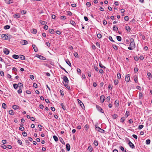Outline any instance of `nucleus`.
Wrapping results in <instances>:
<instances>
[{"instance_id": "1", "label": "nucleus", "mask_w": 152, "mask_h": 152, "mask_svg": "<svg viewBox=\"0 0 152 152\" xmlns=\"http://www.w3.org/2000/svg\"><path fill=\"white\" fill-rule=\"evenodd\" d=\"M95 129L96 130L100 132L104 133V130L101 129L99 127L97 126L96 125H95Z\"/></svg>"}, {"instance_id": "2", "label": "nucleus", "mask_w": 152, "mask_h": 152, "mask_svg": "<svg viewBox=\"0 0 152 152\" xmlns=\"http://www.w3.org/2000/svg\"><path fill=\"white\" fill-rule=\"evenodd\" d=\"M130 43L129 45L130 47H133L135 48V45L134 42V40L133 38H131L130 39Z\"/></svg>"}, {"instance_id": "3", "label": "nucleus", "mask_w": 152, "mask_h": 152, "mask_svg": "<svg viewBox=\"0 0 152 152\" xmlns=\"http://www.w3.org/2000/svg\"><path fill=\"white\" fill-rule=\"evenodd\" d=\"M8 34H2L1 35V37L3 39L7 40L8 39Z\"/></svg>"}, {"instance_id": "4", "label": "nucleus", "mask_w": 152, "mask_h": 152, "mask_svg": "<svg viewBox=\"0 0 152 152\" xmlns=\"http://www.w3.org/2000/svg\"><path fill=\"white\" fill-rule=\"evenodd\" d=\"M130 75L128 74L126 76L125 80L127 82H129L130 80Z\"/></svg>"}, {"instance_id": "5", "label": "nucleus", "mask_w": 152, "mask_h": 152, "mask_svg": "<svg viewBox=\"0 0 152 152\" xmlns=\"http://www.w3.org/2000/svg\"><path fill=\"white\" fill-rule=\"evenodd\" d=\"M105 99V97L104 95H102L100 97V101L101 103H103Z\"/></svg>"}, {"instance_id": "6", "label": "nucleus", "mask_w": 152, "mask_h": 152, "mask_svg": "<svg viewBox=\"0 0 152 152\" xmlns=\"http://www.w3.org/2000/svg\"><path fill=\"white\" fill-rule=\"evenodd\" d=\"M63 79L66 83H69V80L66 76H64L63 78Z\"/></svg>"}, {"instance_id": "7", "label": "nucleus", "mask_w": 152, "mask_h": 152, "mask_svg": "<svg viewBox=\"0 0 152 152\" xmlns=\"http://www.w3.org/2000/svg\"><path fill=\"white\" fill-rule=\"evenodd\" d=\"M96 108L100 112L103 113V109L99 105L96 106Z\"/></svg>"}, {"instance_id": "8", "label": "nucleus", "mask_w": 152, "mask_h": 152, "mask_svg": "<svg viewBox=\"0 0 152 152\" xmlns=\"http://www.w3.org/2000/svg\"><path fill=\"white\" fill-rule=\"evenodd\" d=\"M129 145L133 149L134 148V145L129 140Z\"/></svg>"}, {"instance_id": "9", "label": "nucleus", "mask_w": 152, "mask_h": 152, "mask_svg": "<svg viewBox=\"0 0 152 152\" xmlns=\"http://www.w3.org/2000/svg\"><path fill=\"white\" fill-rule=\"evenodd\" d=\"M3 52L5 54H8L9 53V51L8 50L7 48L4 49Z\"/></svg>"}, {"instance_id": "10", "label": "nucleus", "mask_w": 152, "mask_h": 152, "mask_svg": "<svg viewBox=\"0 0 152 152\" xmlns=\"http://www.w3.org/2000/svg\"><path fill=\"white\" fill-rule=\"evenodd\" d=\"M20 43L23 45H26L28 44V42L26 40H23L20 41Z\"/></svg>"}, {"instance_id": "11", "label": "nucleus", "mask_w": 152, "mask_h": 152, "mask_svg": "<svg viewBox=\"0 0 152 152\" xmlns=\"http://www.w3.org/2000/svg\"><path fill=\"white\" fill-rule=\"evenodd\" d=\"M37 57L41 60H45V58L44 57H43L42 56H41V55H37Z\"/></svg>"}, {"instance_id": "12", "label": "nucleus", "mask_w": 152, "mask_h": 152, "mask_svg": "<svg viewBox=\"0 0 152 152\" xmlns=\"http://www.w3.org/2000/svg\"><path fill=\"white\" fill-rule=\"evenodd\" d=\"M77 101L78 103L80 104V105L81 106V107L83 108V107H84V106L83 102L79 99H77Z\"/></svg>"}, {"instance_id": "13", "label": "nucleus", "mask_w": 152, "mask_h": 152, "mask_svg": "<svg viewBox=\"0 0 152 152\" xmlns=\"http://www.w3.org/2000/svg\"><path fill=\"white\" fill-rule=\"evenodd\" d=\"M13 16L14 18H18L20 17V15L19 13H16Z\"/></svg>"}, {"instance_id": "14", "label": "nucleus", "mask_w": 152, "mask_h": 152, "mask_svg": "<svg viewBox=\"0 0 152 152\" xmlns=\"http://www.w3.org/2000/svg\"><path fill=\"white\" fill-rule=\"evenodd\" d=\"M66 150L69 151L70 150V146L69 144V143L66 144Z\"/></svg>"}, {"instance_id": "15", "label": "nucleus", "mask_w": 152, "mask_h": 152, "mask_svg": "<svg viewBox=\"0 0 152 152\" xmlns=\"http://www.w3.org/2000/svg\"><path fill=\"white\" fill-rule=\"evenodd\" d=\"M12 108L14 110L19 109L20 107L17 105H14L12 106Z\"/></svg>"}, {"instance_id": "16", "label": "nucleus", "mask_w": 152, "mask_h": 152, "mask_svg": "<svg viewBox=\"0 0 152 152\" xmlns=\"http://www.w3.org/2000/svg\"><path fill=\"white\" fill-rule=\"evenodd\" d=\"M33 48L35 52H37L38 50V49L36 46L34 45H32Z\"/></svg>"}, {"instance_id": "17", "label": "nucleus", "mask_w": 152, "mask_h": 152, "mask_svg": "<svg viewBox=\"0 0 152 152\" xmlns=\"http://www.w3.org/2000/svg\"><path fill=\"white\" fill-rule=\"evenodd\" d=\"M5 2L8 4H10L13 3V0H5Z\"/></svg>"}, {"instance_id": "18", "label": "nucleus", "mask_w": 152, "mask_h": 152, "mask_svg": "<svg viewBox=\"0 0 152 152\" xmlns=\"http://www.w3.org/2000/svg\"><path fill=\"white\" fill-rule=\"evenodd\" d=\"M12 57L15 59H18L19 58V56L17 55H13L12 56Z\"/></svg>"}, {"instance_id": "19", "label": "nucleus", "mask_w": 152, "mask_h": 152, "mask_svg": "<svg viewBox=\"0 0 152 152\" xmlns=\"http://www.w3.org/2000/svg\"><path fill=\"white\" fill-rule=\"evenodd\" d=\"M66 63L70 66H71V64L68 59H66L65 60Z\"/></svg>"}, {"instance_id": "20", "label": "nucleus", "mask_w": 152, "mask_h": 152, "mask_svg": "<svg viewBox=\"0 0 152 152\" xmlns=\"http://www.w3.org/2000/svg\"><path fill=\"white\" fill-rule=\"evenodd\" d=\"M10 27L9 25H7L4 27V28L5 29H8Z\"/></svg>"}, {"instance_id": "21", "label": "nucleus", "mask_w": 152, "mask_h": 152, "mask_svg": "<svg viewBox=\"0 0 152 152\" xmlns=\"http://www.w3.org/2000/svg\"><path fill=\"white\" fill-rule=\"evenodd\" d=\"M88 150H89V151L90 152H92V151H93L92 147L91 146H89L88 148Z\"/></svg>"}, {"instance_id": "22", "label": "nucleus", "mask_w": 152, "mask_h": 152, "mask_svg": "<svg viewBox=\"0 0 152 152\" xmlns=\"http://www.w3.org/2000/svg\"><path fill=\"white\" fill-rule=\"evenodd\" d=\"M40 23L42 25H45L47 23L46 22L42 21V20H40Z\"/></svg>"}, {"instance_id": "23", "label": "nucleus", "mask_w": 152, "mask_h": 152, "mask_svg": "<svg viewBox=\"0 0 152 152\" xmlns=\"http://www.w3.org/2000/svg\"><path fill=\"white\" fill-rule=\"evenodd\" d=\"M53 139H54V140L55 141L57 142V141H58V137L56 136H55V135L53 136Z\"/></svg>"}, {"instance_id": "24", "label": "nucleus", "mask_w": 152, "mask_h": 152, "mask_svg": "<svg viewBox=\"0 0 152 152\" xmlns=\"http://www.w3.org/2000/svg\"><path fill=\"white\" fill-rule=\"evenodd\" d=\"M134 80L135 83H137L138 82L137 81V76H134Z\"/></svg>"}, {"instance_id": "25", "label": "nucleus", "mask_w": 152, "mask_h": 152, "mask_svg": "<svg viewBox=\"0 0 152 152\" xmlns=\"http://www.w3.org/2000/svg\"><path fill=\"white\" fill-rule=\"evenodd\" d=\"M31 32L33 34H36L37 32V30L36 29H34L31 30Z\"/></svg>"}, {"instance_id": "26", "label": "nucleus", "mask_w": 152, "mask_h": 152, "mask_svg": "<svg viewBox=\"0 0 152 152\" xmlns=\"http://www.w3.org/2000/svg\"><path fill=\"white\" fill-rule=\"evenodd\" d=\"M17 85H18V87H19L20 88H22L23 87V84L21 83H19Z\"/></svg>"}, {"instance_id": "27", "label": "nucleus", "mask_w": 152, "mask_h": 152, "mask_svg": "<svg viewBox=\"0 0 152 152\" xmlns=\"http://www.w3.org/2000/svg\"><path fill=\"white\" fill-rule=\"evenodd\" d=\"M117 39L119 41H121V37L119 36H117Z\"/></svg>"}, {"instance_id": "28", "label": "nucleus", "mask_w": 152, "mask_h": 152, "mask_svg": "<svg viewBox=\"0 0 152 152\" xmlns=\"http://www.w3.org/2000/svg\"><path fill=\"white\" fill-rule=\"evenodd\" d=\"M116 106H118L119 104V102L118 101L116 100L115 102Z\"/></svg>"}, {"instance_id": "29", "label": "nucleus", "mask_w": 152, "mask_h": 152, "mask_svg": "<svg viewBox=\"0 0 152 152\" xmlns=\"http://www.w3.org/2000/svg\"><path fill=\"white\" fill-rule=\"evenodd\" d=\"M94 144L96 146H97L98 144V142L96 140H94Z\"/></svg>"}, {"instance_id": "30", "label": "nucleus", "mask_w": 152, "mask_h": 152, "mask_svg": "<svg viewBox=\"0 0 152 152\" xmlns=\"http://www.w3.org/2000/svg\"><path fill=\"white\" fill-rule=\"evenodd\" d=\"M118 28L117 27H116L115 26H114L113 27V30L114 31H117Z\"/></svg>"}, {"instance_id": "31", "label": "nucleus", "mask_w": 152, "mask_h": 152, "mask_svg": "<svg viewBox=\"0 0 152 152\" xmlns=\"http://www.w3.org/2000/svg\"><path fill=\"white\" fill-rule=\"evenodd\" d=\"M143 97V95L141 93H139V98L140 99H141L142 98V97Z\"/></svg>"}, {"instance_id": "32", "label": "nucleus", "mask_w": 152, "mask_h": 152, "mask_svg": "<svg viewBox=\"0 0 152 152\" xmlns=\"http://www.w3.org/2000/svg\"><path fill=\"white\" fill-rule=\"evenodd\" d=\"M49 32L51 34H54V30L53 29H49Z\"/></svg>"}, {"instance_id": "33", "label": "nucleus", "mask_w": 152, "mask_h": 152, "mask_svg": "<svg viewBox=\"0 0 152 152\" xmlns=\"http://www.w3.org/2000/svg\"><path fill=\"white\" fill-rule=\"evenodd\" d=\"M20 58L22 60H24L25 59V57L23 55H21V56L20 57Z\"/></svg>"}, {"instance_id": "34", "label": "nucleus", "mask_w": 152, "mask_h": 152, "mask_svg": "<svg viewBox=\"0 0 152 152\" xmlns=\"http://www.w3.org/2000/svg\"><path fill=\"white\" fill-rule=\"evenodd\" d=\"M150 142L151 140H147L146 141V144L147 145L149 144L150 143Z\"/></svg>"}, {"instance_id": "35", "label": "nucleus", "mask_w": 152, "mask_h": 152, "mask_svg": "<svg viewBox=\"0 0 152 152\" xmlns=\"http://www.w3.org/2000/svg\"><path fill=\"white\" fill-rule=\"evenodd\" d=\"M66 18V17L65 16H62L60 17V19L61 20L62 19H65Z\"/></svg>"}, {"instance_id": "36", "label": "nucleus", "mask_w": 152, "mask_h": 152, "mask_svg": "<svg viewBox=\"0 0 152 152\" xmlns=\"http://www.w3.org/2000/svg\"><path fill=\"white\" fill-rule=\"evenodd\" d=\"M2 107L4 109H6V105L5 103H3L2 104Z\"/></svg>"}, {"instance_id": "37", "label": "nucleus", "mask_w": 152, "mask_h": 152, "mask_svg": "<svg viewBox=\"0 0 152 152\" xmlns=\"http://www.w3.org/2000/svg\"><path fill=\"white\" fill-rule=\"evenodd\" d=\"M9 113L10 115H14V113L13 110H10L9 111Z\"/></svg>"}, {"instance_id": "38", "label": "nucleus", "mask_w": 152, "mask_h": 152, "mask_svg": "<svg viewBox=\"0 0 152 152\" xmlns=\"http://www.w3.org/2000/svg\"><path fill=\"white\" fill-rule=\"evenodd\" d=\"M85 130L87 131L88 130L89 128V126L88 124H86L85 126Z\"/></svg>"}, {"instance_id": "39", "label": "nucleus", "mask_w": 152, "mask_h": 152, "mask_svg": "<svg viewBox=\"0 0 152 152\" xmlns=\"http://www.w3.org/2000/svg\"><path fill=\"white\" fill-rule=\"evenodd\" d=\"M64 86H65L69 90H70V87L69 86H68V85L66 84H64Z\"/></svg>"}, {"instance_id": "40", "label": "nucleus", "mask_w": 152, "mask_h": 152, "mask_svg": "<svg viewBox=\"0 0 152 152\" xmlns=\"http://www.w3.org/2000/svg\"><path fill=\"white\" fill-rule=\"evenodd\" d=\"M13 87L15 89H16L18 88V85L16 84H13Z\"/></svg>"}, {"instance_id": "41", "label": "nucleus", "mask_w": 152, "mask_h": 152, "mask_svg": "<svg viewBox=\"0 0 152 152\" xmlns=\"http://www.w3.org/2000/svg\"><path fill=\"white\" fill-rule=\"evenodd\" d=\"M20 13L22 15H23L26 13V11L24 10H22L20 12Z\"/></svg>"}, {"instance_id": "42", "label": "nucleus", "mask_w": 152, "mask_h": 152, "mask_svg": "<svg viewBox=\"0 0 152 152\" xmlns=\"http://www.w3.org/2000/svg\"><path fill=\"white\" fill-rule=\"evenodd\" d=\"M118 81L117 80H115L114 81V83L115 85L118 84Z\"/></svg>"}, {"instance_id": "43", "label": "nucleus", "mask_w": 152, "mask_h": 152, "mask_svg": "<svg viewBox=\"0 0 152 152\" xmlns=\"http://www.w3.org/2000/svg\"><path fill=\"white\" fill-rule=\"evenodd\" d=\"M143 126H144L143 125H140L138 126V129H141L143 127Z\"/></svg>"}, {"instance_id": "44", "label": "nucleus", "mask_w": 152, "mask_h": 152, "mask_svg": "<svg viewBox=\"0 0 152 152\" xmlns=\"http://www.w3.org/2000/svg\"><path fill=\"white\" fill-rule=\"evenodd\" d=\"M117 77L118 78L120 79L121 78V74L119 73H118L117 74Z\"/></svg>"}, {"instance_id": "45", "label": "nucleus", "mask_w": 152, "mask_h": 152, "mask_svg": "<svg viewBox=\"0 0 152 152\" xmlns=\"http://www.w3.org/2000/svg\"><path fill=\"white\" fill-rule=\"evenodd\" d=\"M74 55L75 57H77L78 54L77 52H75L74 53Z\"/></svg>"}, {"instance_id": "46", "label": "nucleus", "mask_w": 152, "mask_h": 152, "mask_svg": "<svg viewBox=\"0 0 152 152\" xmlns=\"http://www.w3.org/2000/svg\"><path fill=\"white\" fill-rule=\"evenodd\" d=\"M61 105L62 107V108L63 109V110H66V107H65V106H64V105H63V104L62 103H61Z\"/></svg>"}, {"instance_id": "47", "label": "nucleus", "mask_w": 152, "mask_h": 152, "mask_svg": "<svg viewBox=\"0 0 152 152\" xmlns=\"http://www.w3.org/2000/svg\"><path fill=\"white\" fill-rule=\"evenodd\" d=\"M125 119L124 117H122L121 119V122L122 123H123L125 121Z\"/></svg>"}, {"instance_id": "48", "label": "nucleus", "mask_w": 152, "mask_h": 152, "mask_svg": "<svg viewBox=\"0 0 152 152\" xmlns=\"http://www.w3.org/2000/svg\"><path fill=\"white\" fill-rule=\"evenodd\" d=\"M125 28L127 31H128V30L129 31L130 30V27L129 26H126V27Z\"/></svg>"}, {"instance_id": "49", "label": "nucleus", "mask_w": 152, "mask_h": 152, "mask_svg": "<svg viewBox=\"0 0 152 152\" xmlns=\"http://www.w3.org/2000/svg\"><path fill=\"white\" fill-rule=\"evenodd\" d=\"M109 40L110 41H112L113 42H115L113 40L112 37L111 36H110L109 37Z\"/></svg>"}, {"instance_id": "50", "label": "nucleus", "mask_w": 152, "mask_h": 152, "mask_svg": "<svg viewBox=\"0 0 152 152\" xmlns=\"http://www.w3.org/2000/svg\"><path fill=\"white\" fill-rule=\"evenodd\" d=\"M125 20L128 21L129 20V17L127 16H125L124 18Z\"/></svg>"}, {"instance_id": "51", "label": "nucleus", "mask_w": 152, "mask_h": 152, "mask_svg": "<svg viewBox=\"0 0 152 152\" xmlns=\"http://www.w3.org/2000/svg\"><path fill=\"white\" fill-rule=\"evenodd\" d=\"M117 114H114L113 115V118L114 119H115V118H117Z\"/></svg>"}, {"instance_id": "52", "label": "nucleus", "mask_w": 152, "mask_h": 152, "mask_svg": "<svg viewBox=\"0 0 152 152\" xmlns=\"http://www.w3.org/2000/svg\"><path fill=\"white\" fill-rule=\"evenodd\" d=\"M97 37L99 39H100L102 37V35L101 34H98L97 35Z\"/></svg>"}, {"instance_id": "53", "label": "nucleus", "mask_w": 152, "mask_h": 152, "mask_svg": "<svg viewBox=\"0 0 152 152\" xmlns=\"http://www.w3.org/2000/svg\"><path fill=\"white\" fill-rule=\"evenodd\" d=\"M0 73L1 75L2 76H3L4 75V72L2 71H0Z\"/></svg>"}, {"instance_id": "54", "label": "nucleus", "mask_w": 152, "mask_h": 152, "mask_svg": "<svg viewBox=\"0 0 152 152\" xmlns=\"http://www.w3.org/2000/svg\"><path fill=\"white\" fill-rule=\"evenodd\" d=\"M86 5L87 6L89 7L91 5V3L89 2H88L86 3Z\"/></svg>"}, {"instance_id": "55", "label": "nucleus", "mask_w": 152, "mask_h": 152, "mask_svg": "<svg viewBox=\"0 0 152 152\" xmlns=\"http://www.w3.org/2000/svg\"><path fill=\"white\" fill-rule=\"evenodd\" d=\"M120 149L123 151H124V148L122 146H120Z\"/></svg>"}, {"instance_id": "56", "label": "nucleus", "mask_w": 152, "mask_h": 152, "mask_svg": "<svg viewBox=\"0 0 152 152\" xmlns=\"http://www.w3.org/2000/svg\"><path fill=\"white\" fill-rule=\"evenodd\" d=\"M103 23L104 25H106L107 23V22L105 20H104L103 21Z\"/></svg>"}, {"instance_id": "57", "label": "nucleus", "mask_w": 152, "mask_h": 152, "mask_svg": "<svg viewBox=\"0 0 152 152\" xmlns=\"http://www.w3.org/2000/svg\"><path fill=\"white\" fill-rule=\"evenodd\" d=\"M22 134L23 135L24 137L26 136H27V133L26 132H23Z\"/></svg>"}, {"instance_id": "58", "label": "nucleus", "mask_w": 152, "mask_h": 152, "mask_svg": "<svg viewBox=\"0 0 152 152\" xmlns=\"http://www.w3.org/2000/svg\"><path fill=\"white\" fill-rule=\"evenodd\" d=\"M19 129L21 131H23L24 129V128L23 127H20L19 128Z\"/></svg>"}, {"instance_id": "59", "label": "nucleus", "mask_w": 152, "mask_h": 152, "mask_svg": "<svg viewBox=\"0 0 152 152\" xmlns=\"http://www.w3.org/2000/svg\"><path fill=\"white\" fill-rule=\"evenodd\" d=\"M138 71V69L137 68H134V72L135 73H137Z\"/></svg>"}, {"instance_id": "60", "label": "nucleus", "mask_w": 152, "mask_h": 152, "mask_svg": "<svg viewBox=\"0 0 152 152\" xmlns=\"http://www.w3.org/2000/svg\"><path fill=\"white\" fill-rule=\"evenodd\" d=\"M33 86L35 88H37V84L36 83H34L33 84Z\"/></svg>"}, {"instance_id": "61", "label": "nucleus", "mask_w": 152, "mask_h": 152, "mask_svg": "<svg viewBox=\"0 0 152 152\" xmlns=\"http://www.w3.org/2000/svg\"><path fill=\"white\" fill-rule=\"evenodd\" d=\"M18 143L20 145H21L22 144V142L20 140H18Z\"/></svg>"}, {"instance_id": "62", "label": "nucleus", "mask_w": 152, "mask_h": 152, "mask_svg": "<svg viewBox=\"0 0 152 152\" xmlns=\"http://www.w3.org/2000/svg\"><path fill=\"white\" fill-rule=\"evenodd\" d=\"M44 28L45 30H47L48 28V26L47 25H45L44 26Z\"/></svg>"}, {"instance_id": "63", "label": "nucleus", "mask_w": 152, "mask_h": 152, "mask_svg": "<svg viewBox=\"0 0 152 152\" xmlns=\"http://www.w3.org/2000/svg\"><path fill=\"white\" fill-rule=\"evenodd\" d=\"M94 68L95 70L96 71H98V70H99L98 68L96 66H94Z\"/></svg>"}, {"instance_id": "64", "label": "nucleus", "mask_w": 152, "mask_h": 152, "mask_svg": "<svg viewBox=\"0 0 152 152\" xmlns=\"http://www.w3.org/2000/svg\"><path fill=\"white\" fill-rule=\"evenodd\" d=\"M18 92L19 94H20L22 92V90L21 88H20L18 91Z\"/></svg>"}]
</instances>
